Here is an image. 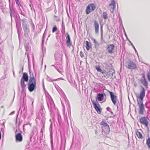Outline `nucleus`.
Here are the masks:
<instances>
[{
  "label": "nucleus",
  "mask_w": 150,
  "mask_h": 150,
  "mask_svg": "<svg viewBox=\"0 0 150 150\" xmlns=\"http://www.w3.org/2000/svg\"><path fill=\"white\" fill-rule=\"evenodd\" d=\"M141 90L140 92V95H137V101L138 106L139 108V113L143 115V111L144 110V105L143 103V98L145 95V89L142 86H140Z\"/></svg>",
  "instance_id": "1"
},
{
  "label": "nucleus",
  "mask_w": 150,
  "mask_h": 150,
  "mask_svg": "<svg viewBox=\"0 0 150 150\" xmlns=\"http://www.w3.org/2000/svg\"><path fill=\"white\" fill-rule=\"evenodd\" d=\"M101 125L102 129V134H103L104 133L105 134H109L110 129L109 127L108 124L104 121H102L100 123Z\"/></svg>",
  "instance_id": "2"
},
{
  "label": "nucleus",
  "mask_w": 150,
  "mask_h": 150,
  "mask_svg": "<svg viewBox=\"0 0 150 150\" xmlns=\"http://www.w3.org/2000/svg\"><path fill=\"white\" fill-rule=\"evenodd\" d=\"M36 81H29L28 84V88L29 91L31 92L35 90L36 88Z\"/></svg>",
  "instance_id": "3"
},
{
  "label": "nucleus",
  "mask_w": 150,
  "mask_h": 150,
  "mask_svg": "<svg viewBox=\"0 0 150 150\" xmlns=\"http://www.w3.org/2000/svg\"><path fill=\"white\" fill-rule=\"evenodd\" d=\"M126 67L129 69H134L136 68L137 66L135 63L131 61L128 60L125 63Z\"/></svg>",
  "instance_id": "4"
},
{
  "label": "nucleus",
  "mask_w": 150,
  "mask_h": 150,
  "mask_svg": "<svg viewBox=\"0 0 150 150\" xmlns=\"http://www.w3.org/2000/svg\"><path fill=\"white\" fill-rule=\"evenodd\" d=\"M96 8L95 6L93 4H89L86 8V13L88 14H89L91 12L93 11Z\"/></svg>",
  "instance_id": "5"
},
{
  "label": "nucleus",
  "mask_w": 150,
  "mask_h": 150,
  "mask_svg": "<svg viewBox=\"0 0 150 150\" xmlns=\"http://www.w3.org/2000/svg\"><path fill=\"white\" fill-rule=\"evenodd\" d=\"M111 100L114 104L117 106L118 108L117 103V97L111 91L109 92Z\"/></svg>",
  "instance_id": "6"
},
{
  "label": "nucleus",
  "mask_w": 150,
  "mask_h": 150,
  "mask_svg": "<svg viewBox=\"0 0 150 150\" xmlns=\"http://www.w3.org/2000/svg\"><path fill=\"white\" fill-rule=\"evenodd\" d=\"M91 102L93 105V107L97 112L100 114L101 113V110L100 109V106L98 103H96L95 101L91 100Z\"/></svg>",
  "instance_id": "7"
},
{
  "label": "nucleus",
  "mask_w": 150,
  "mask_h": 150,
  "mask_svg": "<svg viewBox=\"0 0 150 150\" xmlns=\"http://www.w3.org/2000/svg\"><path fill=\"white\" fill-rule=\"evenodd\" d=\"M115 45L112 44L107 45V50L110 54H112L113 52V50L115 49Z\"/></svg>",
  "instance_id": "8"
},
{
  "label": "nucleus",
  "mask_w": 150,
  "mask_h": 150,
  "mask_svg": "<svg viewBox=\"0 0 150 150\" xmlns=\"http://www.w3.org/2000/svg\"><path fill=\"white\" fill-rule=\"evenodd\" d=\"M139 121L142 124L145 125L147 127L148 125V121L147 118L145 117H142L140 118Z\"/></svg>",
  "instance_id": "9"
},
{
  "label": "nucleus",
  "mask_w": 150,
  "mask_h": 150,
  "mask_svg": "<svg viewBox=\"0 0 150 150\" xmlns=\"http://www.w3.org/2000/svg\"><path fill=\"white\" fill-rule=\"evenodd\" d=\"M17 130L16 132L15 138L16 142H20L23 140V137L21 133H16Z\"/></svg>",
  "instance_id": "10"
},
{
  "label": "nucleus",
  "mask_w": 150,
  "mask_h": 150,
  "mask_svg": "<svg viewBox=\"0 0 150 150\" xmlns=\"http://www.w3.org/2000/svg\"><path fill=\"white\" fill-rule=\"evenodd\" d=\"M115 5V2L114 0H112L111 3L109 5V9L111 13H113L114 10Z\"/></svg>",
  "instance_id": "11"
},
{
  "label": "nucleus",
  "mask_w": 150,
  "mask_h": 150,
  "mask_svg": "<svg viewBox=\"0 0 150 150\" xmlns=\"http://www.w3.org/2000/svg\"><path fill=\"white\" fill-rule=\"evenodd\" d=\"M94 27L96 33H98L99 32V25L98 22L96 20L94 22Z\"/></svg>",
  "instance_id": "12"
},
{
  "label": "nucleus",
  "mask_w": 150,
  "mask_h": 150,
  "mask_svg": "<svg viewBox=\"0 0 150 150\" xmlns=\"http://www.w3.org/2000/svg\"><path fill=\"white\" fill-rule=\"evenodd\" d=\"M67 35L66 37V43L67 46L70 47L71 46H72V45L71 42V39L68 33H67Z\"/></svg>",
  "instance_id": "13"
},
{
  "label": "nucleus",
  "mask_w": 150,
  "mask_h": 150,
  "mask_svg": "<svg viewBox=\"0 0 150 150\" xmlns=\"http://www.w3.org/2000/svg\"><path fill=\"white\" fill-rule=\"evenodd\" d=\"M21 79H22L26 82H28V77L27 73H24Z\"/></svg>",
  "instance_id": "14"
},
{
  "label": "nucleus",
  "mask_w": 150,
  "mask_h": 150,
  "mask_svg": "<svg viewBox=\"0 0 150 150\" xmlns=\"http://www.w3.org/2000/svg\"><path fill=\"white\" fill-rule=\"evenodd\" d=\"M98 100L99 101H101L103 100L104 95L103 93H99L98 94L97 96Z\"/></svg>",
  "instance_id": "15"
},
{
  "label": "nucleus",
  "mask_w": 150,
  "mask_h": 150,
  "mask_svg": "<svg viewBox=\"0 0 150 150\" xmlns=\"http://www.w3.org/2000/svg\"><path fill=\"white\" fill-rule=\"evenodd\" d=\"M92 40L93 41L95 44V48L97 50L98 49L99 47V44L95 39L93 38Z\"/></svg>",
  "instance_id": "16"
},
{
  "label": "nucleus",
  "mask_w": 150,
  "mask_h": 150,
  "mask_svg": "<svg viewBox=\"0 0 150 150\" xmlns=\"http://www.w3.org/2000/svg\"><path fill=\"white\" fill-rule=\"evenodd\" d=\"M29 71L30 73V79L29 81H36V79L34 78V76L33 74V73L30 72V70H29Z\"/></svg>",
  "instance_id": "17"
},
{
  "label": "nucleus",
  "mask_w": 150,
  "mask_h": 150,
  "mask_svg": "<svg viewBox=\"0 0 150 150\" xmlns=\"http://www.w3.org/2000/svg\"><path fill=\"white\" fill-rule=\"evenodd\" d=\"M86 49L87 50H88L91 48V44L87 41H86Z\"/></svg>",
  "instance_id": "18"
},
{
  "label": "nucleus",
  "mask_w": 150,
  "mask_h": 150,
  "mask_svg": "<svg viewBox=\"0 0 150 150\" xmlns=\"http://www.w3.org/2000/svg\"><path fill=\"white\" fill-rule=\"evenodd\" d=\"M142 84L147 88L148 83L146 81L145 78L142 79L141 80Z\"/></svg>",
  "instance_id": "19"
},
{
  "label": "nucleus",
  "mask_w": 150,
  "mask_h": 150,
  "mask_svg": "<svg viewBox=\"0 0 150 150\" xmlns=\"http://www.w3.org/2000/svg\"><path fill=\"white\" fill-rule=\"evenodd\" d=\"M96 129L95 131V134L96 135H98L99 133L100 132V127L99 126L98 127H96Z\"/></svg>",
  "instance_id": "20"
},
{
  "label": "nucleus",
  "mask_w": 150,
  "mask_h": 150,
  "mask_svg": "<svg viewBox=\"0 0 150 150\" xmlns=\"http://www.w3.org/2000/svg\"><path fill=\"white\" fill-rule=\"evenodd\" d=\"M136 134L138 138L139 139L143 138L142 135L138 131H136Z\"/></svg>",
  "instance_id": "21"
},
{
  "label": "nucleus",
  "mask_w": 150,
  "mask_h": 150,
  "mask_svg": "<svg viewBox=\"0 0 150 150\" xmlns=\"http://www.w3.org/2000/svg\"><path fill=\"white\" fill-rule=\"evenodd\" d=\"M25 81L22 80V79H21V87L23 89L24 87L26 85L24 83V81Z\"/></svg>",
  "instance_id": "22"
},
{
  "label": "nucleus",
  "mask_w": 150,
  "mask_h": 150,
  "mask_svg": "<svg viewBox=\"0 0 150 150\" xmlns=\"http://www.w3.org/2000/svg\"><path fill=\"white\" fill-rule=\"evenodd\" d=\"M103 18L106 20L108 18V14L105 12H103Z\"/></svg>",
  "instance_id": "23"
},
{
  "label": "nucleus",
  "mask_w": 150,
  "mask_h": 150,
  "mask_svg": "<svg viewBox=\"0 0 150 150\" xmlns=\"http://www.w3.org/2000/svg\"><path fill=\"white\" fill-rule=\"evenodd\" d=\"M41 115L42 117V115L41 114H38V115L37 116V117L35 119V120L36 121H38L39 120L40 121L42 119V117H41Z\"/></svg>",
  "instance_id": "24"
},
{
  "label": "nucleus",
  "mask_w": 150,
  "mask_h": 150,
  "mask_svg": "<svg viewBox=\"0 0 150 150\" xmlns=\"http://www.w3.org/2000/svg\"><path fill=\"white\" fill-rule=\"evenodd\" d=\"M146 144L148 147L150 149V138H149L146 139Z\"/></svg>",
  "instance_id": "25"
},
{
  "label": "nucleus",
  "mask_w": 150,
  "mask_h": 150,
  "mask_svg": "<svg viewBox=\"0 0 150 150\" xmlns=\"http://www.w3.org/2000/svg\"><path fill=\"white\" fill-rule=\"evenodd\" d=\"M23 27L25 30H27L28 29V25L25 23H22Z\"/></svg>",
  "instance_id": "26"
},
{
  "label": "nucleus",
  "mask_w": 150,
  "mask_h": 150,
  "mask_svg": "<svg viewBox=\"0 0 150 150\" xmlns=\"http://www.w3.org/2000/svg\"><path fill=\"white\" fill-rule=\"evenodd\" d=\"M58 79H61L62 80H64V79L62 78H59L57 79H54L53 80H52L50 79L49 80H48L49 81L52 82L53 81H56Z\"/></svg>",
  "instance_id": "27"
},
{
  "label": "nucleus",
  "mask_w": 150,
  "mask_h": 150,
  "mask_svg": "<svg viewBox=\"0 0 150 150\" xmlns=\"http://www.w3.org/2000/svg\"><path fill=\"white\" fill-rule=\"evenodd\" d=\"M25 47L26 50V53H28V52L29 51L30 47L29 46L27 45H25Z\"/></svg>",
  "instance_id": "28"
},
{
  "label": "nucleus",
  "mask_w": 150,
  "mask_h": 150,
  "mask_svg": "<svg viewBox=\"0 0 150 150\" xmlns=\"http://www.w3.org/2000/svg\"><path fill=\"white\" fill-rule=\"evenodd\" d=\"M47 32H46V29L45 30V32L43 34L42 37V43H43L44 40L45 39V37L47 34Z\"/></svg>",
  "instance_id": "29"
},
{
  "label": "nucleus",
  "mask_w": 150,
  "mask_h": 150,
  "mask_svg": "<svg viewBox=\"0 0 150 150\" xmlns=\"http://www.w3.org/2000/svg\"><path fill=\"white\" fill-rule=\"evenodd\" d=\"M96 69L98 71L100 72L101 69L100 68V66H95Z\"/></svg>",
  "instance_id": "30"
},
{
  "label": "nucleus",
  "mask_w": 150,
  "mask_h": 150,
  "mask_svg": "<svg viewBox=\"0 0 150 150\" xmlns=\"http://www.w3.org/2000/svg\"><path fill=\"white\" fill-rule=\"evenodd\" d=\"M61 32L62 33V35H64L65 34V28H64V27H62V29L61 30Z\"/></svg>",
  "instance_id": "31"
},
{
  "label": "nucleus",
  "mask_w": 150,
  "mask_h": 150,
  "mask_svg": "<svg viewBox=\"0 0 150 150\" xmlns=\"http://www.w3.org/2000/svg\"><path fill=\"white\" fill-rule=\"evenodd\" d=\"M52 66H54V67L56 69L57 71L61 73V69H59L58 67L56 66H55L54 65H52Z\"/></svg>",
  "instance_id": "32"
},
{
  "label": "nucleus",
  "mask_w": 150,
  "mask_h": 150,
  "mask_svg": "<svg viewBox=\"0 0 150 150\" xmlns=\"http://www.w3.org/2000/svg\"><path fill=\"white\" fill-rule=\"evenodd\" d=\"M57 30V27H56V26H54L53 28L52 31L53 33L55 31H56Z\"/></svg>",
  "instance_id": "33"
},
{
  "label": "nucleus",
  "mask_w": 150,
  "mask_h": 150,
  "mask_svg": "<svg viewBox=\"0 0 150 150\" xmlns=\"http://www.w3.org/2000/svg\"><path fill=\"white\" fill-rule=\"evenodd\" d=\"M15 1L16 2V4H18V6H21L19 0H15Z\"/></svg>",
  "instance_id": "34"
},
{
  "label": "nucleus",
  "mask_w": 150,
  "mask_h": 150,
  "mask_svg": "<svg viewBox=\"0 0 150 150\" xmlns=\"http://www.w3.org/2000/svg\"><path fill=\"white\" fill-rule=\"evenodd\" d=\"M53 84L54 85L57 91H58L59 90V87L57 85H56V84H55L54 83H53Z\"/></svg>",
  "instance_id": "35"
},
{
  "label": "nucleus",
  "mask_w": 150,
  "mask_h": 150,
  "mask_svg": "<svg viewBox=\"0 0 150 150\" xmlns=\"http://www.w3.org/2000/svg\"><path fill=\"white\" fill-rule=\"evenodd\" d=\"M51 143L52 145L53 144V138L52 136V133L51 134Z\"/></svg>",
  "instance_id": "36"
},
{
  "label": "nucleus",
  "mask_w": 150,
  "mask_h": 150,
  "mask_svg": "<svg viewBox=\"0 0 150 150\" xmlns=\"http://www.w3.org/2000/svg\"><path fill=\"white\" fill-rule=\"evenodd\" d=\"M32 27L33 28V31H35V26L34 25V24L32 23Z\"/></svg>",
  "instance_id": "37"
},
{
  "label": "nucleus",
  "mask_w": 150,
  "mask_h": 150,
  "mask_svg": "<svg viewBox=\"0 0 150 150\" xmlns=\"http://www.w3.org/2000/svg\"><path fill=\"white\" fill-rule=\"evenodd\" d=\"M80 55L81 57H84L83 53L82 51H81L80 52Z\"/></svg>",
  "instance_id": "38"
},
{
  "label": "nucleus",
  "mask_w": 150,
  "mask_h": 150,
  "mask_svg": "<svg viewBox=\"0 0 150 150\" xmlns=\"http://www.w3.org/2000/svg\"><path fill=\"white\" fill-rule=\"evenodd\" d=\"M147 77L148 80L150 81V71L148 73Z\"/></svg>",
  "instance_id": "39"
},
{
  "label": "nucleus",
  "mask_w": 150,
  "mask_h": 150,
  "mask_svg": "<svg viewBox=\"0 0 150 150\" xmlns=\"http://www.w3.org/2000/svg\"><path fill=\"white\" fill-rule=\"evenodd\" d=\"M131 45L132 46V47H133L134 48V50L135 52H137V51L136 49H135L134 46L133 44L132 43H131Z\"/></svg>",
  "instance_id": "40"
},
{
  "label": "nucleus",
  "mask_w": 150,
  "mask_h": 150,
  "mask_svg": "<svg viewBox=\"0 0 150 150\" xmlns=\"http://www.w3.org/2000/svg\"><path fill=\"white\" fill-rule=\"evenodd\" d=\"M100 33L101 35H103V30L102 29V26L101 27V30H100Z\"/></svg>",
  "instance_id": "41"
},
{
  "label": "nucleus",
  "mask_w": 150,
  "mask_h": 150,
  "mask_svg": "<svg viewBox=\"0 0 150 150\" xmlns=\"http://www.w3.org/2000/svg\"><path fill=\"white\" fill-rule=\"evenodd\" d=\"M100 72L102 74H103L105 73V70H103L102 69H101Z\"/></svg>",
  "instance_id": "42"
},
{
  "label": "nucleus",
  "mask_w": 150,
  "mask_h": 150,
  "mask_svg": "<svg viewBox=\"0 0 150 150\" xmlns=\"http://www.w3.org/2000/svg\"><path fill=\"white\" fill-rule=\"evenodd\" d=\"M21 21L23 22L22 23H24V22L26 21V19L25 18H24L23 19H22Z\"/></svg>",
  "instance_id": "43"
},
{
  "label": "nucleus",
  "mask_w": 150,
  "mask_h": 150,
  "mask_svg": "<svg viewBox=\"0 0 150 150\" xmlns=\"http://www.w3.org/2000/svg\"><path fill=\"white\" fill-rule=\"evenodd\" d=\"M107 110L108 111H109L110 112V111L111 110V108H109V107H108L107 108Z\"/></svg>",
  "instance_id": "44"
},
{
  "label": "nucleus",
  "mask_w": 150,
  "mask_h": 150,
  "mask_svg": "<svg viewBox=\"0 0 150 150\" xmlns=\"http://www.w3.org/2000/svg\"><path fill=\"white\" fill-rule=\"evenodd\" d=\"M101 38L102 40H103V35H101Z\"/></svg>",
  "instance_id": "45"
},
{
  "label": "nucleus",
  "mask_w": 150,
  "mask_h": 150,
  "mask_svg": "<svg viewBox=\"0 0 150 150\" xmlns=\"http://www.w3.org/2000/svg\"><path fill=\"white\" fill-rule=\"evenodd\" d=\"M64 27V28H65V26L63 24V23L62 22V27Z\"/></svg>",
  "instance_id": "46"
},
{
  "label": "nucleus",
  "mask_w": 150,
  "mask_h": 150,
  "mask_svg": "<svg viewBox=\"0 0 150 150\" xmlns=\"http://www.w3.org/2000/svg\"><path fill=\"white\" fill-rule=\"evenodd\" d=\"M1 132H0V140L1 139Z\"/></svg>",
  "instance_id": "47"
},
{
  "label": "nucleus",
  "mask_w": 150,
  "mask_h": 150,
  "mask_svg": "<svg viewBox=\"0 0 150 150\" xmlns=\"http://www.w3.org/2000/svg\"><path fill=\"white\" fill-rule=\"evenodd\" d=\"M33 102H34V101H33H33H32V105H33Z\"/></svg>",
  "instance_id": "48"
},
{
  "label": "nucleus",
  "mask_w": 150,
  "mask_h": 150,
  "mask_svg": "<svg viewBox=\"0 0 150 150\" xmlns=\"http://www.w3.org/2000/svg\"><path fill=\"white\" fill-rule=\"evenodd\" d=\"M143 79H144V78H145V77H144V75H143Z\"/></svg>",
  "instance_id": "49"
},
{
  "label": "nucleus",
  "mask_w": 150,
  "mask_h": 150,
  "mask_svg": "<svg viewBox=\"0 0 150 150\" xmlns=\"http://www.w3.org/2000/svg\"><path fill=\"white\" fill-rule=\"evenodd\" d=\"M128 41L131 44V42L129 40H128Z\"/></svg>",
  "instance_id": "50"
},
{
  "label": "nucleus",
  "mask_w": 150,
  "mask_h": 150,
  "mask_svg": "<svg viewBox=\"0 0 150 150\" xmlns=\"http://www.w3.org/2000/svg\"><path fill=\"white\" fill-rule=\"evenodd\" d=\"M21 14L22 15H24V14L22 13V11L21 12Z\"/></svg>",
  "instance_id": "51"
},
{
  "label": "nucleus",
  "mask_w": 150,
  "mask_h": 150,
  "mask_svg": "<svg viewBox=\"0 0 150 150\" xmlns=\"http://www.w3.org/2000/svg\"><path fill=\"white\" fill-rule=\"evenodd\" d=\"M111 112V114H113V112Z\"/></svg>",
  "instance_id": "52"
},
{
  "label": "nucleus",
  "mask_w": 150,
  "mask_h": 150,
  "mask_svg": "<svg viewBox=\"0 0 150 150\" xmlns=\"http://www.w3.org/2000/svg\"><path fill=\"white\" fill-rule=\"evenodd\" d=\"M30 5V7H31V4H30V5Z\"/></svg>",
  "instance_id": "53"
},
{
  "label": "nucleus",
  "mask_w": 150,
  "mask_h": 150,
  "mask_svg": "<svg viewBox=\"0 0 150 150\" xmlns=\"http://www.w3.org/2000/svg\"><path fill=\"white\" fill-rule=\"evenodd\" d=\"M31 9H32V7H31Z\"/></svg>",
  "instance_id": "54"
}]
</instances>
